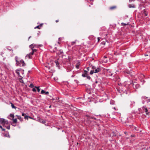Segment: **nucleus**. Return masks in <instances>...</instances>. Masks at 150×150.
I'll return each mask as SVG.
<instances>
[{"label": "nucleus", "mask_w": 150, "mask_h": 150, "mask_svg": "<svg viewBox=\"0 0 150 150\" xmlns=\"http://www.w3.org/2000/svg\"><path fill=\"white\" fill-rule=\"evenodd\" d=\"M139 110L140 113L142 114L145 112L146 116H149L150 115V112L145 106L142 107V108L139 109Z\"/></svg>", "instance_id": "1"}, {"label": "nucleus", "mask_w": 150, "mask_h": 150, "mask_svg": "<svg viewBox=\"0 0 150 150\" xmlns=\"http://www.w3.org/2000/svg\"><path fill=\"white\" fill-rule=\"evenodd\" d=\"M36 46V45L34 44H32L29 46V47L32 50V52H30L29 54L26 55L25 56L26 58H28V59L32 58V55L34 54V53L35 52H36L37 51V50L36 49H33L34 47L35 46Z\"/></svg>", "instance_id": "2"}, {"label": "nucleus", "mask_w": 150, "mask_h": 150, "mask_svg": "<svg viewBox=\"0 0 150 150\" xmlns=\"http://www.w3.org/2000/svg\"><path fill=\"white\" fill-rule=\"evenodd\" d=\"M23 71L24 70H22L21 69H17L16 70V73L20 77V78H19V79L20 80H22L23 78V77L21 76L20 75V73H22V74H23Z\"/></svg>", "instance_id": "3"}, {"label": "nucleus", "mask_w": 150, "mask_h": 150, "mask_svg": "<svg viewBox=\"0 0 150 150\" xmlns=\"http://www.w3.org/2000/svg\"><path fill=\"white\" fill-rule=\"evenodd\" d=\"M0 122L1 124L3 125L5 124H7L8 125L9 124L8 121L3 118H1L0 119Z\"/></svg>", "instance_id": "4"}, {"label": "nucleus", "mask_w": 150, "mask_h": 150, "mask_svg": "<svg viewBox=\"0 0 150 150\" xmlns=\"http://www.w3.org/2000/svg\"><path fill=\"white\" fill-rule=\"evenodd\" d=\"M144 77V75L142 74H140L139 76V79H140L141 82H142V85L145 82V81L143 79Z\"/></svg>", "instance_id": "5"}, {"label": "nucleus", "mask_w": 150, "mask_h": 150, "mask_svg": "<svg viewBox=\"0 0 150 150\" xmlns=\"http://www.w3.org/2000/svg\"><path fill=\"white\" fill-rule=\"evenodd\" d=\"M142 98L146 101L147 103L150 102V98H148L147 97L144 96L142 97Z\"/></svg>", "instance_id": "6"}, {"label": "nucleus", "mask_w": 150, "mask_h": 150, "mask_svg": "<svg viewBox=\"0 0 150 150\" xmlns=\"http://www.w3.org/2000/svg\"><path fill=\"white\" fill-rule=\"evenodd\" d=\"M20 64H21L20 66H24L25 65V63L24 62L23 59H21L20 61Z\"/></svg>", "instance_id": "7"}, {"label": "nucleus", "mask_w": 150, "mask_h": 150, "mask_svg": "<svg viewBox=\"0 0 150 150\" xmlns=\"http://www.w3.org/2000/svg\"><path fill=\"white\" fill-rule=\"evenodd\" d=\"M41 93L42 94H45V95H48L49 94V92L48 91L45 92L44 90H42L41 91Z\"/></svg>", "instance_id": "8"}, {"label": "nucleus", "mask_w": 150, "mask_h": 150, "mask_svg": "<svg viewBox=\"0 0 150 150\" xmlns=\"http://www.w3.org/2000/svg\"><path fill=\"white\" fill-rule=\"evenodd\" d=\"M101 69L100 68L98 67L94 70V73H97L101 71Z\"/></svg>", "instance_id": "9"}, {"label": "nucleus", "mask_w": 150, "mask_h": 150, "mask_svg": "<svg viewBox=\"0 0 150 150\" xmlns=\"http://www.w3.org/2000/svg\"><path fill=\"white\" fill-rule=\"evenodd\" d=\"M15 59L16 61V63L17 64V65L21 66V64H20V62H19L18 61V57L17 56H16L15 57Z\"/></svg>", "instance_id": "10"}, {"label": "nucleus", "mask_w": 150, "mask_h": 150, "mask_svg": "<svg viewBox=\"0 0 150 150\" xmlns=\"http://www.w3.org/2000/svg\"><path fill=\"white\" fill-rule=\"evenodd\" d=\"M86 116L87 117H88V118L89 119H94L95 120H96V118L92 116H90L88 115H86Z\"/></svg>", "instance_id": "11"}, {"label": "nucleus", "mask_w": 150, "mask_h": 150, "mask_svg": "<svg viewBox=\"0 0 150 150\" xmlns=\"http://www.w3.org/2000/svg\"><path fill=\"white\" fill-rule=\"evenodd\" d=\"M14 117V115L13 114H10L9 115V118L10 119L12 120Z\"/></svg>", "instance_id": "12"}, {"label": "nucleus", "mask_w": 150, "mask_h": 150, "mask_svg": "<svg viewBox=\"0 0 150 150\" xmlns=\"http://www.w3.org/2000/svg\"><path fill=\"white\" fill-rule=\"evenodd\" d=\"M128 7L129 8H134L135 7V5L133 4H129L128 5Z\"/></svg>", "instance_id": "13"}, {"label": "nucleus", "mask_w": 150, "mask_h": 150, "mask_svg": "<svg viewBox=\"0 0 150 150\" xmlns=\"http://www.w3.org/2000/svg\"><path fill=\"white\" fill-rule=\"evenodd\" d=\"M88 75V74H86V73L83 72L82 74V76L83 77H86Z\"/></svg>", "instance_id": "14"}, {"label": "nucleus", "mask_w": 150, "mask_h": 150, "mask_svg": "<svg viewBox=\"0 0 150 150\" xmlns=\"http://www.w3.org/2000/svg\"><path fill=\"white\" fill-rule=\"evenodd\" d=\"M54 62L56 64V66L57 67H59V62H58V60H56Z\"/></svg>", "instance_id": "15"}, {"label": "nucleus", "mask_w": 150, "mask_h": 150, "mask_svg": "<svg viewBox=\"0 0 150 150\" xmlns=\"http://www.w3.org/2000/svg\"><path fill=\"white\" fill-rule=\"evenodd\" d=\"M116 8V6H113L112 7H111L110 8V9L111 10H113Z\"/></svg>", "instance_id": "16"}, {"label": "nucleus", "mask_w": 150, "mask_h": 150, "mask_svg": "<svg viewBox=\"0 0 150 150\" xmlns=\"http://www.w3.org/2000/svg\"><path fill=\"white\" fill-rule=\"evenodd\" d=\"M11 106L13 108H14L15 109H16L17 107L15 106L14 104L13 103H11Z\"/></svg>", "instance_id": "17"}, {"label": "nucleus", "mask_w": 150, "mask_h": 150, "mask_svg": "<svg viewBox=\"0 0 150 150\" xmlns=\"http://www.w3.org/2000/svg\"><path fill=\"white\" fill-rule=\"evenodd\" d=\"M17 118L20 120L21 121H22L23 120V118L21 117L20 116H18Z\"/></svg>", "instance_id": "18"}, {"label": "nucleus", "mask_w": 150, "mask_h": 150, "mask_svg": "<svg viewBox=\"0 0 150 150\" xmlns=\"http://www.w3.org/2000/svg\"><path fill=\"white\" fill-rule=\"evenodd\" d=\"M40 122L42 123L43 124H45V120L42 119H41V120H40Z\"/></svg>", "instance_id": "19"}, {"label": "nucleus", "mask_w": 150, "mask_h": 150, "mask_svg": "<svg viewBox=\"0 0 150 150\" xmlns=\"http://www.w3.org/2000/svg\"><path fill=\"white\" fill-rule=\"evenodd\" d=\"M131 106L132 107L134 106V105L135 104V102L134 101H131Z\"/></svg>", "instance_id": "20"}, {"label": "nucleus", "mask_w": 150, "mask_h": 150, "mask_svg": "<svg viewBox=\"0 0 150 150\" xmlns=\"http://www.w3.org/2000/svg\"><path fill=\"white\" fill-rule=\"evenodd\" d=\"M128 24V23H121V25L122 26H126V25H127Z\"/></svg>", "instance_id": "21"}, {"label": "nucleus", "mask_w": 150, "mask_h": 150, "mask_svg": "<svg viewBox=\"0 0 150 150\" xmlns=\"http://www.w3.org/2000/svg\"><path fill=\"white\" fill-rule=\"evenodd\" d=\"M79 63H77L76 65V67L77 69H79Z\"/></svg>", "instance_id": "22"}, {"label": "nucleus", "mask_w": 150, "mask_h": 150, "mask_svg": "<svg viewBox=\"0 0 150 150\" xmlns=\"http://www.w3.org/2000/svg\"><path fill=\"white\" fill-rule=\"evenodd\" d=\"M35 87L37 88L38 91V92H39L40 91V87L39 86H35Z\"/></svg>", "instance_id": "23"}, {"label": "nucleus", "mask_w": 150, "mask_h": 150, "mask_svg": "<svg viewBox=\"0 0 150 150\" xmlns=\"http://www.w3.org/2000/svg\"><path fill=\"white\" fill-rule=\"evenodd\" d=\"M12 120H13V122L15 123H17V119H16V118L14 119V118H13V119Z\"/></svg>", "instance_id": "24"}, {"label": "nucleus", "mask_w": 150, "mask_h": 150, "mask_svg": "<svg viewBox=\"0 0 150 150\" xmlns=\"http://www.w3.org/2000/svg\"><path fill=\"white\" fill-rule=\"evenodd\" d=\"M135 87L136 88H137L139 87V84H136L135 85Z\"/></svg>", "instance_id": "25"}, {"label": "nucleus", "mask_w": 150, "mask_h": 150, "mask_svg": "<svg viewBox=\"0 0 150 150\" xmlns=\"http://www.w3.org/2000/svg\"><path fill=\"white\" fill-rule=\"evenodd\" d=\"M10 47H6V48L7 50H9L10 51H13V50L12 49H11L10 48H9Z\"/></svg>", "instance_id": "26"}, {"label": "nucleus", "mask_w": 150, "mask_h": 150, "mask_svg": "<svg viewBox=\"0 0 150 150\" xmlns=\"http://www.w3.org/2000/svg\"><path fill=\"white\" fill-rule=\"evenodd\" d=\"M94 73V71H93V70H91L90 71V74L91 75H92V74H93Z\"/></svg>", "instance_id": "27"}, {"label": "nucleus", "mask_w": 150, "mask_h": 150, "mask_svg": "<svg viewBox=\"0 0 150 150\" xmlns=\"http://www.w3.org/2000/svg\"><path fill=\"white\" fill-rule=\"evenodd\" d=\"M96 68H97L94 66H93L92 67V69L93 71H94Z\"/></svg>", "instance_id": "28"}, {"label": "nucleus", "mask_w": 150, "mask_h": 150, "mask_svg": "<svg viewBox=\"0 0 150 150\" xmlns=\"http://www.w3.org/2000/svg\"><path fill=\"white\" fill-rule=\"evenodd\" d=\"M115 101L113 100H111L110 101V103L111 104L113 105L114 104Z\"/></svg>", "instance_id": "29"}, {"label": "nucleus", "mask_w": 150, "mask_h": 150, "mask_svg": "<svg viewBox=\"0 0 150 150\" xmlns=\"http://www.w3.org/2000/svg\"><path fill=\"white\" fill-rule=\"evenodd\" d=\"M29 87L31 88H33L34 87L32 83H31L29 86Z\"/></svg>", "instance_id": "30"}, {"label": "nucleus", "mask_w": 150, "mask_h": 150, "mask_svg": "<svg viewBox=\"0 0 150 150\" xmlns=\"http://www.w3.org/2000/svg\"><path fill=\"white\" fill-rule=\"evenodd\" d=\"M134 129L137 131H138L139 130L138 127H134Z\"/></svg>", "instance_id": "31"}, {"label": "nucleus", "mask_w": 150, "mask_h": 150, "mask_svg": "<svg viewBox=\"0 0 150 150\" xmlns=\"http://www.w3.org/2000/svg\"><path fill=\"white\" fill-rule=\"evenodd\" d=\"M76 40L74 41H73V42H72L71 43V45H74L76 43Z\"/></svg>", "instance_id": "32"}, {"label": "nucleus", "mask_w": 150, "mask_h": 150, "mask_svg": "<svg viewBox=\"0 0 150 150\" xmlns=\"http://www.w3.org/2000/svg\"><path fill=\"white\" fill-rule=\"evenodd\" d=\"M86 77L87 78V79L89 80H90L91 79V77L90 76H88V75Z\"/></svg>", "instance_id": "33"}, {"label": "nucleus", "mask_w": 150, "mask_h": 150, "mask_svg": "<svg viewBox=\"0 0 150 150\" xmlns=\"http://www.w3.org/2000/svg\"><path fill=\"white\" fill-rule=\"evenodd\" d=\"M5 127L7 129H10V126L9 125H8L7 126H5Z\"/></svg>", "instance_id": "34"}, {"label": "nucleus", "mask_w": 150, "mask_h": 150, "mask_svg": "<svg viewBox=\"0 0 150 150\" xmlns=\"http://www.w3.org/2000/svg\"><path fill=\"white\" fill-rule=\"evenodd\" d=\"M35 29H36V28H38L39 29H40V26L39 25H38L36 27H35Z\"/></svg>", "instance_id": "35"}, {"label": "nucleus", "mask_w": 150, "mask_h": 150, "mask_svg": "<svg viewBox=\"0 0 150 150\" xmlns=\"http://www.w3.org/2000/svg\"><path fill=\"white\" fill-rule=\"evenodd\" d=\"M32 91L34 92H35L36 91V89L35 88H33L32 89Z\"/></svg>", "instance_id": "36"}, {"label": "nucleus", "mask_w": 150, "mask_h": 150, "mask_svg": "<svg viewBox=\"0 0 150 150\" xmlns=\"http://www.w3.org/2000/svg\"><path fill=\"white\" fill-rule=\"evenodd\" d=\"M88 71L87 70H84V72H83V73H86V74H88Z\"/></svg>", "instance_id": "37"}, {"label": "nucleus", "mask_w": 150, "mask_h": 150, "mask_svg": "<svg viewBox=\"0 0 150 150\" xmlns=\"http://www.w3.org/2000/svg\"><path fill=\"white\" fill-rule=\"evenodd\" d=\"M28 117H29V116H25V119H28Z\"/></svg>", "instance_id": "38"}, {"label": "nucleus", "mask_w": 150, "mask_h": 150, "mask_svg": "<svg viewBox=\"0 0 150 150\" xmlns=\"http://www.w3.org/2000/svg\"><path fill=\"white\" fill-rule=\"evenodd\" d=\"M130 84H131L132 86H133V87H134V85H135V84H134V83H131H131H130Z\"/></svg>", "instance_id": "39"}, {"label": "nucleus", "mask_w": 150, "mask_h": 150, "mask_svg": "<svg viewBox=\"0 0 150 150\" xmlns=\"http://www.w3.org/2000/svg\"><path fill=\"white\" fill-rule=\"evenodd\" d=\"M101 43L102 44L105 45V42L103 41Z\"/></svg>", "instance_id": "40"}, {"label": "nucleus", "mask_w": 150, "mask_h": 150, "mask_svg": "<svg viewBox=\"0 0 150 150\" xmlns=\"http://www.w3.org/2000/svg\"><path fill=\"white\" fill-rule=\"evenodd\" d=\"M40 120H41V119L40 118V117H38V120L40 122Z\"/></svg>", "instance_id": "41"}, {"label": "nucleus", "mask_w": 150, "mask_h": 150, "mask_svg": "<svg viewBox=\"0 0 150 150\" xmlns=\"http://www.w3.org/2000/svg\"><path fill=\"white\" fill-rule=\"evenodd\" d=\"M135 0H129V1L130 2H131L133 1H134Z\"/></svg>", "instance_id": "42"}, {"label": "nucleus", "mask_w": 150, "mask_h": 150, "mask_svg": "<svg viewBox=\"0 0 150 150\" xmlns=\"http://www.w3.org/2000/svg\"><path fill=\"white\" fill-rule=\"evenodd\" d=\"M25 115V114L24 113H23L22 114V116H24Z\"/></svg>", "instance_id": "43"}, {"label": "nucleus", "mask_w": 150, "mask_h": 150, "mask_svg": "<svg viewBox=\"0 0 150 150\" xmlns=\"http://www.w3.org/2000/svg\"><path fill=\"white\" fill-rule=\"evenodd\" d=\"M87 71H89V67H88L87 68Z\"/></svg>", "instance_id": "44"}, {"label": "nucleus", "mask_w": 150, "mask_h": 150, "mask_svg": "<svg viewBox=\"0 0 150 150\" xmlns=\"http://www.w3.org/2000/svg\"><path fill=\"white\" fill-rule=\"evenodd\" d=\"M100 40V38L99 37H98V42H99V41Z\"/></svg>", "instance_id": "45"}, {"label": "nucleus", "mask_w": 150, "mask_h": 150, "mask_svg": "<svg viewBox=\"0 0 150 150\" xmlns=\"http://www.w3.org/2000/svg\"><path fill=\"white\" fill-rule=\"evenodd\" d=\"M22 80L20 82H21V83H23V80Z\"/></svg>", "instance_id": "46"}, {"label": "nucleus", "mask_w": 150, "mask_h": 150, "mask_svg": "<svg viewBox=\"0 0 150 150\" xmlns=\"http://www.w3.org/2000/svg\"><path fill=\"white\" fill-rule=\"evenodd\" d=\"M2 130L3 131H4L5 130V129L4 128H2Z\"/></svg>", "instance_id": "47"}, {"label": "nucleus", "mask_w": 150, "mask_h": 150, "mask_svg": "<svg viewBox=\"0 0 150 150\" xmlns=\"http://www.w3.org/2000/svg\"><path fill=\"white\" fill-rule=\"evenodd\" d=\"M0 128H1V129H2L3 128L2 126L1 125H0Z\"/></svg>", "instance_id": "48"}, {"label": "nucleus", "mask_w": 150, "mask_h": 150, "mask_svg": "<svg viewBox=\"0 0 150 150\" xmlns=\"http://www.w3.org/2000/svg\"><path fill=\"white\" fill-rule=\"evenodd\" d=\"M58 21H59V20H57L56 21V22H57V23L58 22Z\"/></svg>", "instance_id": "49"}, {"label": "nucleus", "mask_w": 150, "mask_h": 150, "mask_svg": "<svg viewBox=\"0 0 150 150\" xmlns=\"http://www.w3.org/2000/svg\"><path fill=\"white\" fill-rule=\"evenodd\" d=\"M31 36H30L29 38H28V40H29L30 38H31Z\"/></svg>", "instance_id": "50"}, {"label": "nucleus", "mask_w": 150, "mask_h": 150, "mask_svg": "<svg viewBox=\"0 0 150 150\" xmlns=\"http://www.w3.org/2000/svg\"><path fill=\"white\" fill-rule=\"evenodd\" d=\"M42 45H40L39 46L40 47H41Z\"/></svg>", "instance_id": "51"}, {"label": "nucleus", "mask_w": 150, "mask_h": 150, "mask_svg": "<svg viewBox=\"0 0 150 150\" xmlns=\"http://www.w3.org/2000/svg\"><path fill=\"white\" fill-rule=\"evenodd\" d=\"M149 55L148 54H145V56H149Z\"/></svg>", "instance_id": "52"}, {"label": "nucleus", "mask_w": 150, "mask_h": 150, "mask_svg": "<svg viewBox=\"0 0 150 150\" xmlns=\"http://www.w3.org/2000/svg\"><path fill=\"white\" fill-rule=\"evenodd\" d=\"M4 54V53L3 52H1V54Z\"/></svg>", "instance_id": "53"}, {"label": "nucleus", "mask_w": 150, "mask_h": 150, "mask_svg": "<svg viewBox=\"0 0 150 150\" xmlns=\"http://www.w3.org/2000/svg\"><path fill=\"white\" fill-rule=\"evenodd\" d=\"M124 133L126 134L127 133V132H124Z\"/></svg>", "instance_id": "54"}, {"label": "nucleus", "mask_w": 150, "mask_h": 150, "mask_svg": "<svg viewBox=\"0 0 150 150\" xmlns=\"http://www.w3.org/2000/svg\"><path fill=\"white\" fill-rule=\"evenodd\" d=\"M98 83V82L97 81H96V83Z\"/></svg>", "instance_id": "55"}, {"label": "nucleus", "mask_w": 150, "mask_h": 150, "mask_svg": "<svg viewBox=\"0 0 150 150\" xmlns=\"http://www.w3.org/2000/svg\"><path fill=\"white\" fill-rule=\"evenodd\" d=\"M42 25H43V24H40V25H41V26H42Z\"/></svg>", "instance_id": "56"}, {"label": "nucleus", "mask_w": 150, "mask_h": 150, "mask_svg": "<svg viewBox=\"0 0 150 150\" xmlns=\"http://www.w3.org/2000/svg\"><path fill=\"white\" fill-rule=\"evenodd\" d=\"M112 74H111L110 76H112Z\"/></svg>", "instance_id": "57"}, {"label": "nucleus", "mask_w": 150, "mask_h": 150, "mask_svg": "<svg viewBox=\"0 0 150 150\" xmlns=\"http://www.w3.org/2000/svg\"><path fill=\"white\" fill-rule=\"evenodd\" d=\"M29 117V118H30L32 119V117Z\"/></svg>", "instance_id": "58"}, {"label": "nucleus", "mask_w": 150, "mask_h": 150, "mask_svg": "<svg viewBox=\"0 0 150 150\" xmlns=\"http://www.w3.org/2000/svg\"><path fill=\"white\" fill-rule=\"evenodd\" d=\"M18 116H19V115H16V117H18Z\"/></svg>", "instance_id": "59"}, {"label": "nucleus", "mask_w": 150, "mask_h": 150, "mask_svg": "<svg viewBox=\"0 0 150 150\" xmlns=\"http://www.w3.org/2000/svg\"><path fill=\"white\" fill-rule=\"evenodd\" d=\"M5 136H6V137H7V136H6V134H5Z\"/></svg>", "instance_id": "60"}, {"label": "nucleus", "mask_w": 150, "mask_h": 150, "mask_svg": "<svg viewBox=\"0 0 150 150\" xmlns=\"http://www.w3.org/2000/svg\"><path fill=\"white\" fill-rule=\"evenodd\" d=\"M142 103H143V104H144V102H142Z\"/></svg>", "instance_id": "61"}, {"label": "nucleus", "mask_w": 150, "mask_h": 150, "mask_svg": "<svg viewBox=\"0 0 150 150\" xmlns=\"http://www.w3.org/2000/svg\"><path fill=\"white\" fill-rule=\"evenodd\" d=\"M28 72H30V71H28Z\"/></svg>", "instance_id": "62"}, {"label": "nucleus", "mask_w": 150, "mask_h": 150, "mask_svg": "<svg viewBox=\"0 0 150 150\" xmlns=\"http://www.w3.org/2000/svg\"><path fill=\"white\" fill-rule=\"evenodd\" d=\"M71 77H73V76H71Z\"/></svg>", "instance_id": "63"}, {"label": "nucleus", "mask_w": 150, "mask_h": 150, "mask_svg": "<svg viewBox=\"0 0 150 150\" xmlns=\"http://www.w3.org/2000/svg\"><path fill=\"white\" fill-rule=\"evenodd\" d=\"M60 39V38H59V39Z\"/></svg>", "instance_id": "64"}]
</instances>
